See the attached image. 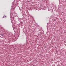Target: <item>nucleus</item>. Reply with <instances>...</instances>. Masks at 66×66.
I'll return each instance as SVG.
<instances>
[{"label":"nucleus","instance_id":"obj_1","mask_svg":"<svg viewBox=\"0 0 66 66\" xmlns=\"http://www.w3.org/2000/svg\"><path fill=\"white\" fill-rule=\"evenodd\" d=\"M2 35H3L2 34Z\"/></svg>","mask_w":66,"mask_h":66}]
</instances>
